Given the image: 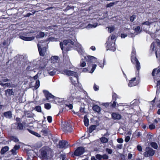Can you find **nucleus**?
Returning a JSON list of instances; mask_svg holds the SVG:
<instances>
[{
	"label": "nucleus",
	"instance_id": "5fc2aeb1",
	"mask_svg": "<svg viewBox=\"0 0 160 160\" xmlns=\"http://www.w3.org/2000/svg\"><path fill=\"white\" fill-rule=\"evenodd\" d=\"M106 151L109 154H111L112 152V150L109 148H107L106 149Z\"/></svg>",
	"mask_w": 160,
	"mask_h": 160
},
{
	"label": "nucleus",
	"instance_id": "20e7f679",
	"mask_svg": "<svg viewBox=\"0 0 160 160\" xmlns=\"http://www.w3.org/2000/svg\"><path fill=\"white\" fill-rule=\"evenodd\" d=\"M157 23L156 22H152L146 21L142 23V27L143 28L144 30L147 33H149L148 29L150 28V25L152 23L154 24V26H155V24Z\"/></svg>",
	"mask_w": 160,
	"mask_h": 160
},
{
	"label": "nucleus",
	"instance_id": "393cba45",
	"mask_svg": "<svg viewBox=\"0 0 160 160\" xmlns=\"http://www.w3.org/2000/svg\"><path fill=\"white\" fill-rule=\"evenodd\" d=\"M92 109L93 110L99 113L101 111V108L99 106L97 105H94L93 106Z\"/></svg>",
	"mask_w": 160,
	"mask_h": 160
},
{
	"label": "nucleus",
	"instance_id": "3c124183",
	"mask_svg": "<svg viewBox=\"0 0 160 160\" xmlns=\"http://www.w3.org/2000/svg\"><path fill=\"white\" fill-rule=\"evenodd\" d=\"M96 158L99 160H100L102 158V155L100 154H98L96 155Z\"/></svg>",
	"mask_w": 160,
	"mask_h": 160
},
{
	"label": "nucleus",
	"instance_id": "49530a36",
	"mask_svg": "<svg viewBox=\"0 0 160 160\" xmlns=\"http://www.w3.org/2000/svg\"><path fill=\"white\" fill-rule=\"evenodd\" d=\"M35 109L38 112H40L41 111V108L40 106H37L35 108Z\"/></svg>",
	"mask_w": 160,
	"mask_h": 160
},
{
	"label": "nucleus",
	"instance_id": "6ab92c4d",
	"mask_svg": "<svg viewBox=\"0 0 160 160\" xmlns=\"http://www.w3.org/2000/svg\"><path fill=\"white\" fill-rule=\"evenodd\" d=\"M63 73L68 76H71L72 77L74 75H76L77 74L76 72L68 70H64L63 71Z\"/></svg>",
	"mask_w": 160,
	"mask_h": 160
},
{
	"label": "nucleus",
	"instance_id": "4be33fe9",
	"mask_svg": "<svg viewBox=\"0 0 160 160\" xmlns=\"http://www.w3.org/2000/svg\"><path fill=\"white\" fill-rule=\"evenodd\" d=\"M62 101V99L61 98H59L57 97H54L53 99V102L56 104H59L61 103Z\"/></svg>",
	"mask_w": 160,
	"mask_h": 160
},
{
	"label": "nucleus",
	"instance_id": "13d9d810",
	"mask_svg": "<svg viewBox=\"0 0 160 160\" xmlns=\"http://www.w3.org/2000/svg\"><path fill=\"white\" fill-rule=\"evenodd\" d=\"M137 148L138 150L139 151H140L141 152V151H142V147L141 146H140V145H138L137 146Z\"/></svg>",
	"mask_w": 160,
	"mask_h": 160
},
{
	"label": "nucleus",
	"instance_id": "473e14b6",
	"mask_svg": "<svg viewBox=\"0 0 160 160\" xmlns=\"http://www.w3.org/2000/svg\"><path fill=\"white\" fill-rule=\"evenodd\" d=\"M151 146L155 149H157L158 148V145L155 142H152L151 143Z\"/></svg>",
	"mask_w": 160,
	"mask_h": 160
},
{
	"label": "nucleus",
	"instance_id": "c756f323",
	"mask_svg": "<svg viewBox=\"0 0 160 160\" xmlns=\"http://www.w3.org/2000/svg\"><path fill=\"white\" fill-rule=\"evenodd\" d=\"M84 125L86 126H88L89 125V120L86 116H84Z\"/></svg>",
	"mask_w": 160,
	"mask_h": 160
},
{
	"label": "nucleus",
	"instance_id": "4d7b16f0",
	"mask_svg": "<svg viewBox=\"0 0 160 160\" xmlns=\"http://www.w3.org/2000/svg\"><path fill=\"white\" fill-rule=\"evenodd\" d=\"M108 158V157L106 154H104L102 155V158L104 159H107Z\"/></svg>",
	"mask_w": 160,
	"mask_h": 160
},
{
	"label": "nucleus",
	"instance_id": "bf43d9fd",
	"mask_svg": "<svg viewBox=\"0 0 160 160\" xmlns=\"http://www.w3.org/2000/svg\"><path fill=\"white\" fill-rule=\"evenodd\" d=\"M117 142L120 143H122L123 142V140L122 138H120L118 139L117 140Z\"/></svg>",
	"mask_w": 160,
	"mask_h": 160
},
{
	"label": "nucleus",
	"instance_id": "e2e57ef3",
	"mask_svg": "<svg viewBox=\"0 0 160 160\" xmlns=\"http://www.w3.org/2000/svg\"><path fill=\"white\" fill-rule=\"evenodd\" d=\"M130 139V138L129 136H127L125 138V141L126 142H128L129 141Z\"/></svg>",
	"mask_w": 160,
	"mask_h": 160
},
{
	"label": "nucleus",
	"instance_id": "a19ab883",
	"mask_svg": "<svg viewBox=\"0 0 160 160\" xmlns=\"http://www.w3.org/2000/svg\"><path fill=\"white\" fill-rule=\"evenodd\" d=\"M23 128V126L21 123H18L17 128L19 130H22Z\"/></svg>",
	"mask_w": 160,
	"mask_h": 160
},
{
	"label": "nucleus",
	"instance_id": "052dcab7",
	"mask_svg": "<svg viewBox=\"0 0 160 160\" xmlns=\"http://www.w3.org/2000/svg\"><path fill=\"white\" fill-rule=\"evenodd\" d=\"M98 88H99V87L98 86H97L96 84H94V87H93V88H94V90H95V91L98 90Z\"/></svg>",
	"mask_w": 160,
	"mask_h": 160
},
{
	"label": "nucleus",
	"instance_id": "f3484780",
	"mask_svg": "<svg viewBox=\"0 0 160 160\" xmlns=\"http://www.w3.org/2000/svg\"><path fill=\"white\" fill-rule=\"evenodd\" d=\"M47 71L50 75L53 76L55 74L56 70L52 67H50L47 68Z\"/></svg>",
	"mask_w": 160,
	"mask_h": 160
},
{
	"label": "nucleus",
	"instance_id": "f257e3e1",
	"mask_svg": "<svg viewBox=\"0 0 160 160\" xmlns=\"http://www.w3.org/2000/svg\"><path fill=\"white\" fill-rule=\"evenodd\" d=\"M73 42L70 40H65L60 43V45L62 50L64 49L67 51L69 50L71 48L73 47Z\"/></svg>",
	"mask_w": 160,
	"mask_h": 160
},
{
	"label": "nucleus",
	"instance_id": "0e129e2a",
	"mask_svg": "<svg viewBox=\"0 0 160 160\" xmlns=\"http://www.w3.org/2000/svg\"><path fill=\"white\" fill-rule=\"evenodd\" d=\"M20 148V146L19 145H15L14 147V148L16 150H18Z\"/></svg>",
	"mask_w": 160,
	"mask_h": 160
},
{
	"label": "nucleus",
	"instance_id": "9d476101",
	"mask_svg": "<svg viewBox=\"0 0 160 160\" xmlns=\"http://www.w3.org/2000/svg\"><path fill=\"white\" fill-rule=\"evenodd\" d=\"M154 153V151L151 148L147 147L146 148V151L143 153L144 155L146 157L153 156Z\"/></svg>",
	"mask_w": 160,
	"mask_h": 160
},
{
	"label": "nucleus",
	"instance_id": "f8f14e48",
	"mask_svg": "<svg viewBox=\"0 0 160 160\" xmlns=\"http://www.w3.org/2000/svg\"><path fill=\"white\" fill-rule=\"evenodd\" d=\"M80 92L76 91V89L74 88L71 89L70 91L71 97L72 98H77L79 96V94Z\"/></svg>",
	"mask_w": 160,
	"mask_h": 160
},
{
	"label": "nucleus",
	"instance_id": "2eb2a0df",
	"mask_svg": "<svg viewBox=\"0 0 160 160\" xmlns=\"http://www.w3.org/2000/svg\"><path fill=\"white\" fill-rule=\"evenodd\" d=\"M136 79V78L135 77L130 80L128 84V86L131 87L137 85L138 84V82Z\"/></svg>",
	"mask_w": 160,
	"mask_h": 160
},
{
	"label": "nucleus",
	"instance_id": "0eeeda50",
	"mask_svg": "<svg viewBox=\"0 0 160 160\" xmlns=\"http://www.w3.org/2000/svg\"><path fill=\"white\" fill-rule=\"evenodd\" d=\"M88 65H91L90 63L95 62H96L97 58L95 57L91 56H86L84 57Z\"/></svg>",
	"mask_w": 160,
	"mask_h": 160
},
{
	"label": "nucleus",
	"instance_id": "8fccbe9b",
	"mask_svg": "<svg viewBox=\"0 0 160 160\" xmlns=\"http://www.w3.org/2000/svg\"><path fill=\"white\" fill-rule=\"evenodd\" d=\"M47 119L49 122L51 123L52 122V118L51 116H48L47 118Z\"/></svg>",
	"mask_w": 160,
	"mask_h": 160
},
{
	"label": "nucleus",
	"instance_id": "423d86ee",
	"mask_svg": "<svg viewBox=\"0 0 160 160\" xmlns=\"http://www.w3.org/2000/svg\"><path fill=\"white\" fill-rule=\"evenodd\" d=\"M106 48L107 50H110L112 51H114L116 50V48L115 46V42H112L107 41L106 43Z\"/></svg>",
	"mask_w": 160,
	"mask_h": 160
},
{
	"label": "nucleus",
	"instance_id": "412c9836",
	"mask_svg": "<svg viewBox=\"0 0 160 160\" xmlns=\"http://www.w3.org/2000/svg\"><path fill=\"white\" fill-rule=\"evenodd\" d=\"M156 43L158 45H160V40L159 39H156L155 40V42L152 43L151 46V49L152 50V51L156 50H155V43Z\"/></svg>",
	"mask_w": 160,
	"mask_h": 160
},
{
	"label": "nucleus",
	"instance_id": "1a4fd4ad",
	"mask_svg": "<svg viewBox=\"0 0 160 160\" xmlns=\"http://www.w3.org/2000/svg\"><path fill=\"white\" fill-rule=\"evenodd\" d=\"M43 92L47 100H49V102H53V99L54 97V96L52 95L47 90H43Z\"/></svg>",
	"mask_w": 160,
	"mask_h": 160
},
{
	"label": "nucleus",
	"instance_id": "09e8293b",
	"mask_svg": "<svg viewBox=\"0 0 160 160\" xmlns=\"http://www.w3.org/2000/svg\"><path fill=\"white\" fill-rule=\"evenodd\" d=\"M11 151L12 152V154L13 155H16L17 152V151L14 148L12 149Z\"/></svg>",
	"mask_w": 160,
	"mask_h": 160
},
{
	"label": "nucleus",
	"instance_id": "aec40b11",
	"mask_svg": "<svg viewBox=\"0 0 160 160\" xmlns=\"http://www.w3.org/2000/svg\"><path fill=\"white\" fill-rule=\"evenodd\" d=\"M20 38L26 41H30L33 40L35 37H26L23 36H20Z\"/></svg>",
	"mask_w": 160,
	"mask_h": 160
},
{
	"label": "nucleus",
	"instance_id": "a878e982",
	"mask_svg": "<svg viewBox=\"0 0 160 160\" xmlns=\"http://www.w3.org/2000/svg\"><path fill=\"white\" fill-rule=\"evenodd\" d=\"M160 72V69L159 68L154 69L152 73V75L153 76H155V75H157Z\"/></svg>",
	"mask_w": 160,
	"mask_h": 160
},
{
	"label": "nucleus",
	"instance_id": "37998d69",
	"mask_svg": "<svg viewBox=\"0 0 160 160\" xmlns=\"http://www.w3.org/2000/svg\"><path fill=\"white\" fill-rule=\"evenodd\" d=\"M40 86V82L39 80L36 81L35 85L34 86L35 88L37 89Z\"/></svg>",
	"mask_w": 160,
	"mask_h": 160
},
{
	"label": "nucleus",
	"instance_id": "864d4df0",
	"mask_svg": "<svg viewBox=\"0 0 160 160\" xmlns=\"http://www.w3.org/2000/svg\"><path fill=\"white\" fill-rule=\"evenodd\" d=\"M127 106V104L125 103H119L117 104V107H119L120 106Z\"/></svg>",
	"mask_w": 160,
	"mask_h": 160
},
{
	"label": "nucleus",
	"instance_id": "cd10ccee",
	"mask_svg": "<svg viewBox=\"0 0 160 160\" xmlns=\"http://www.w3.org/2000/svg\"><path fill=\"white\" fill-rule=\"evenodd\" d=\"M5 117L8 118H11L12 117V114L10 111L5 112L4 113Z\"/></svg>",
	"mask_w": 160,
	"mask_h": 160
},
{
	"label": "nucleus",
	"instance_id": "f704fd0d",
	"mask_svg": "<svg viewBox=\"0 0 160 160\" xmlns=\"http://www.w3.org/2000/svg\"><path fill=\"white\" fill-rule=\"evenodd\" d=\"M10 139L11 140L15 142H18L19 141V140L18 138L14 136H12L10 137Z\"/></svg>",
	"mask_w": 160,
	"mask_h": 160
},
{
	"label": "nucleus",
	"instance_id": "2f4dec72",
	"mask_svg": "<svg viewBox=\"0 0 160 160\" xmlns=\"http://www.w3.org/2000/svg\"><path fill=\"white\" fill-rule=\"evenodd\" d=\"M97 26V23H95L93 24H89L87 26V28H96Z\"/></svg>",
	"mask_w": 160,
	"mask_h": 160
},
{
	"label": "nucleus",
	"instance_id": "c03bdc74",
	"mask_svg": "<svg viewBox=\"0 0 160 160\" xmlns=\"http://www.w3.org/2000/svg\"><path fill=\"white\" fill-rule=\"evenodd\" d=\"M92 65L91 70L90 71V72L91 73H92L94 71L97 67V65L96 64Z\"/></svg>",
	"mask_w": 160,
	"mask_h": 160
},
{
	"label": "nucleus",
	"instance_id": "a211bd4d",
	"mask_svg": "<svg viewBox=\"0 0 160 160\" xmlns=\"http://www.w3.org/2000/svg\"><path fill=\"white\" fill-rule=\"evenodd\" d=\"M78 74H77L76 75H74L73 77H70L71 81L72 83L74 85L77 84L78 82Z\"/></svg>",
	"mask_w": 160,
	"mask_h": 160
},
{
	"label": "nucleus",
	"instance_id": "c85d7f7f",
	"mask_svg": "<svg viewBox=\"0 0 160 160\" xmlns=\"http://www.w3.org/2000/svg\"><path fill=\"white\" fill-rule=\"evenodd\" d=\"M100 139L101 142L102 143H106L108 141V139L104 137H102Z\"/></svg>",
	"mask_w": 160,
	"mask_h": 160
},
{
	"label": "nucleus",
	"instance_id": "6e6d98bb",
	"mask_svg": "<svg viewBox=\"0 0 160 160\" xmlns=\"http://www.w3.org/2000/svg\"><path fill=\"white\" fill-rule=\"evenodd\" d=\"M66 108H68L70 109H72L73 108V106L71 104H66Z\"/></svg>",
	"mask_w": 160,
	"mask_h": 160
},
{
	"label": "nucleus",
	"instance_id": "bb28decb",
	"mask_svg": "<svg viewBox=\"0 0 160 160\" xmlns=\"http://www.w3.org/2000/svg\"><path fill=\"white\" fill-rule=\"evenodd\" d=\"M9 150V147L8 146H5L3 148L1 151V153L3 154L8 151Z\"/></svg>",
	"mask_w": 160,
	"mask_h": 160
},
{
	"label": "nucleus",
	"instance_id": "b1692460",
	"mask_svg": "<svg viewBox=\"0 0 160 160\" xmlns=\"http://www.w3.org/2000/svg\"><path fill=\"white\" fill-rule=\"evenodd\" d=\"M51 60L52 63H58V58L57 56H54L51 57Z\"/></svg>",
	"mask_w": 160,
	"mask_h": 160
},
{
	"label": "nucleus",
	"instance_id": "9b49d317",
	"mask_svg": "<svg viewBox=\"0 0 160 160\" xmlns=\"http://www.w3.org/2000/svg\"><path fill=\"white\" fill-rule=\"evenodd\" d=\"M51 151V150L48 147L43 148L41 150L40 155L43 158H45L49 152Z\"/></svg>",
	"mask_w": 160,
	"mask_h": 160
},
{
	"label": "nucleus",
	"instance_id": "de8ad7c7",
	"mask_svg": "<svg viewBox=\"0 0 160 160\" xmlns=\"http://www.w3.org/2000/svg\"><path fill=\"white\" fill-rule=\"evenodd\" d=\"M136 18V16L135 15H133L130 18V20L131 22H133Z\"/></svg>",
	"mask_w": 160,
	"mask_h": 160
},
{
	"label": "nucleus",
	"instance_id": "69168bd1",
	"mask_svg": "<svg viewBox=\"0 0 160 160\" xmlns=\"http://www.w3.org/2000/svg\"><path fill=\"white\" fill-rule=\"evenodd\" d=\"M102 105L105 106L106 108H107L109 106V103H102Z\"/></svg>",
	"mask_w": 160,
	"mask_h": 160
},
{
	"label": "nucleus",
	"instance_id": "ea45409f",
	"mask_svg": "<svg viewBox=\"0 0 160 160\" xmlns=\"http://www.w3.org/2000/svg\"><path fill=\"white\" fill-rule=\"evenodd\" d=\"M6 93L8 94L9 95H12L13 93L12 89H8L6 91Z\"/></svg>",
	"mask_w": 160,
	"mask_h": 160
},
{
	"label": "nucleus",
	"instance_id": "dca6fc26",
	"mask_svg": "<svg viewBox=\"0 0 160 160\" xmlns=\"http://www.w3.org/2000/svg\"><path fill=\"white\" fill-rule=\"evenodd\" d=\"M69 145L68 142L64 141H62L59 142V147L60 148H67Z\"/></svg>",
	"mask_w": 160,
	"mask_h": 160
},
{
	"label": "nucleus",
	"instance_id": "e433bc0d",
	"mask_svg": "<svg viewBox=\"0 0 160 160\" xmlns=\"http://www.w3.org/2000/svg\"><path fill=\"white\" fill-rule=\"evenodd\" d=\"M86 63L84 61L83 59H82L81 60L80 66L82 67H84L86 66Z\"/></svg>",
	"mask_w": 160,
	"mask_h": 160
},
{
	"label": "nucleus",
	"instance_id": "774afa93",
	"mask_svg": "<svg viewBox=\"0 0 160 160\" xmlns=\"http://www.w3.org/2000/svg\"><path fill=\"white\" fill-rule=\"evenodd\" d=\"M127 36V35L125 34H122L121 35V37L122 38H125Z\"/></svg>",
	"mask_w": 160,
	"mask_h": 160
},
{
	"label": "nucleus",
	"instance_id": "680f3d73",
	"mask_svg": "<svg viewBox=\"0 0 160 160\" xmlns=\"http://www.w3.org/2000/svg\"><path fill=\"white\" fill-rule=\"evenodd\" d=\"M41 132L44 134H47L48 133L47 129H42Z\"/></svg>",
	"mask_w": 160,
	"mask_h": 160
},
{
	"label": "nucleus",
	"instance_id": "6e6552de",
	"mask_svg": "<svg viewBox=\"0 0 160 160\" xmlns=\"http://www.w3.org/2000/svg\"><path fill=\"white\" fill-rule=\"evenodd\" d=\"M43 92L47 100H49V102H53V99L54 97V96L52 95L47 90H43Z\"/></svg>",
	"mask_w": 160,
	"mask_h": 160
},
{
	"label": "nucleus",
	"instance_id": "a18cd8bd",
	"mask_svg": "<svg viewBox=\"0 0 160 160\" xmlns=\"http://www.w3.org/2000/svg\"><path fill=\"white\" fill-rule=\"evenodd\" d=\"M116 3H115L114 2H111L109 4H107L106 5L107 8L111 7L113 6Z\"/></svg>",
	"mask_w": 160,
	"mask_h": 160
},
{
	"label": "nucleus",
	"instance_id": "7ed1b4c3",
	"mask_svg": "<svg viewBox=\"0 0 160 160\" xmlns=\"http://www.w3.org/2000/svg\"><path fill=\"white\" fill-rule=\"evenodd\" d=\"M131 60L132 63L136 65L137 70H139L140 68V63L138 60L136 58L135 56V50L134 48H133L132 52Z\"/></svg>",
	"mask_w": 160,
	"mask_h": 160
},
{
	"label": "nucleus",
	"instance_id": "58836bf2",
	"mask_svg": "<svg viewBox=\"0 0 160 160\" xmlns=\"http://www.w3.org/2000/svg\"><path fill=\"white\" fill-rule=\"evenodd\" d=\"M135 31L137 33H140L141 30L140 29V27L139 26H138L137 27L135 28Z\"/></svg>",
	"mask_w": 160,
	"mask_h": 160
},
{
	"label": "nucleus",
	"instance_id": "5701e85b",
	"mask_svg": "<svg viewBox=\"0 0 160 160\" xmlns=\"http://www.w3.org/2000/svg\"><path fill=\"white\" fill-rule=\"evenodd\" d=\"M112 118L114 119H120L121 118V115L118 113H113L112 114Z\"/></svg>",
	"mask_w": 160,
	"mask_h": 160
},
{
	"label": "nucleus",
	"instance_id": "c9c22d12",
	"mask_svg": "<svg viewBox=\"0 0 160 160\" xmlns=\"http://www.w3.org/2000/svg\"><path fill=\"white\" fill-rule=\"evenodd\" d=\"M44 107L46 109L49 110L51 108V105L50 103H46L44 104Z\"/></svg>",
	"mask_w": 160,
	"mask_h": 160
},
{
	"label": "nucleus",
	"instance_id": "7c9ffc66",
	"mask_svg": "<svg viewBox=\"0 0 160 160\" xmlns=\"http://www.w3.org/2000/svg\"><path fill=\"white\" fill-rule=\"evenodd\" d=\"M115 36L114 35H112L111 36L109 37L108 38V42H115Z\"/></svg>",
	"mask_w": 160,
	"mask_h": 160
},
{
	"label": "nucleus",
	"instance_id": "4468645a",
	"mask_svg": "<svg viewBox=\"0 0 160 160\" xmlns=\"http://www.w3.org/2000/svg\"><path fill=\"white\" fill-rule=\"evenodd\" d=\"M77 45L76 46L78 52L79 54L80 55H82L84 53V50L82 48L81 45L78 43L76 44Z\"/></svg>",
	"mask_w": 160,
	"mask_h": 160
},
{
	"label": "nucleus",
	"instance_id": "ddd939ff",
	"mask_svg": "<svg viewBox=\"0 0 160 160\" xmlns=\"http://www.w3.org/2000/svg\"><path fill=\"white\" fill-rule=\"evenodd\" d=\"M84 151V149L83 147H78L75 151L74 154L76 156H80L83 154Z\"/></svg>",
	"mask_w": 160,
	"mask_h": 160
},
{
	"label": "nucleus",
	"instance_id": "603ef678",
	"mask_svg": "<svg viewBox=\"0 0 160 160\" xmlns=\"http://www.w3.org/2000/svg\"><path fill=\"white\" fill-rule=\"evenodd\" d=\"M149 128L150 129H153L155 128V126L153 124H151L149 125Z\"/></svg>",
	"mask_w": 160,
	"mask_h": 160
},
{
	"label": "nucleus",
	"instance_id": "4c0bfd02",
	"mask_svg": "<svg viewBox=\"0 0 160 160\" xmlns=\"http://www.w3.org/2000/svg\"><path fill=\"white\" fill-rule=\"evenodd\" d=\"M96 128V126L95 125H92L91 126L89 129V132L90 133H91L93 130H94Z\"/></svg>",
	"mask_w": 160,
	"mask_h": 160
},
{
	"label": "nucleus",
	"instance_id": "338daca9",
	"mask_svg": "<svg viewBox=\"0 0 160 160\" xmlns=\"http://www.w3.org/2000/svg\"><path fill=\"white\" fill-rule=\"evenodd\" d=\"M62 160H67L66 155H62Z\"/></svg>",
	"mask_w": 160,
	"mask_h": 160
},
{
	"label": "nucleus",
	"instance_id": "f03ea898",
	"mask_svg": "<svg viewBox=\"0 0 160 160\" xmlns=\"http://www.w3.org/2000/svg\"><path fill=\"white\" fill-rule=\"evenodd\" d=\"M47 43L43 41L39 42L38 44V51L40 56H43L46 52V46Z\"/></svg>",
	"mask_w": 160,
	"mask_h": 160
},
{
	"label": "nucleus",
	"instance_id": "79ce46f5",
	"mask_svg": "<svg viewBox=\"0 0 160 160\" xmlns=\"http://www.w3.org/2000/svg\"><path fill=\"white\" fill-rule=\"evenodd\" d=\"M108 32H111L113 31L114 30V26H112L111 27H108Z\"/></svg>",
	"mask_w": 160,
	"mask_h": 160
},
{
	"label": "nucleus",
	"instance_id": "39448f33",
	"mask_svg": "<svg viewBox=\"0 0 160 160\" xmlns=\"http://www.w3.org/2000/svg\"><path fill=\"white\" fill-rule=\"evenodd\" d=\"M62 127L63 131L66 132H71L72 130V128L68 122H64L62 123Z\"/></svg>",
	"mask_w": 160,
	"mask_h": 160
},
{
	"label": "nucleus",
	"instance_id": "72a5a7b5",
	"mask_svg": "<svg viewBox=\"0 0 160 160\" xmlns=\"http://www.w3.org/2000/svg\"><path fill=\"white\" fill-rule=\"evenodd\" d=\"M45 36V33L44 32H39V34L36 36L37 38H42L43 37Z\"/></svg>",
	"mask_w": 160,
	"mask_h": 160
}]
</instances>
